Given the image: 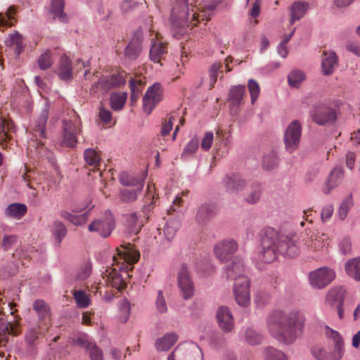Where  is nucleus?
<instances>
[{"instance_id": "f257e3e1", "label": "nucleus", "mask_w": 360, "mask_h": 360, "mask_svg": "<svg viewBox=\"0 0 360 360\" xmlns=\"http://www.w3.org/2000/svg\"><path fill=\"white\" fill-rule=\"evenodd\" d=\"M266 328L271 335L284 345H292L303 333L305 317L297 311L276 310L266 317Z\"/></svg>"}, {"instance_id": "f03ea898", "label": "nucleus", "mask_w": 360, "mask_h": 360, "mask_svg": "<svg viewBox=\"0 0 360 360\" xmlns=\"http://www.w3.org/2000/svg\"><path fill=\"white\" fill-rule=\"evenodd\" d=\"M116 252L112 257L113 265H116L119 271L116 268H109L103 273V278L108 287L121 291L127 285L124 276H129V271L133 269L132 266L139 260L140 255L130 243L121 245L116 248Z\"/></svg>"}, {"instance_id": "7ed1b4c3", "label": "nucleus", "mask_w": 360, "mask_h": 360, "mask_svg": "<svg viewBox=\"0 0 360 360\" xmlns=\"http://www.w3.org/2000/svg\"><path fill=\"white\" fill-rule=\"evenodd\" d=\"M190 6L191 7V22L200 20L207 22L211 18V14L207 13L205 10H202L199 13L195 11V6L192 4L189 6L188 0H176V5L172 8L171 19L174 34L177 38L187 32L189 26ZM196 10H198L197 8Z\"/></svg>"}, {"instance_id": "20e7f679", "label": "nucleus", "mask_w": 360, "mask_h": 360, "mask_svg": "<svg viewBox=\"0 0 360 360\" xmlns=\"http://www.w3.org/2000/svg\"><path fill=\"white\" fill-rule=\"evenodd\" d=\"M49 115V104L46 102L44 109L33 126V136L36 138L37 141H32L28 145V150L32 152L34 148L39 156H44L46 153V148L41 139L45 138L46 124Z\"/></svg>"}, {"instance_id": "39448f33", "label": "nucleus", "mask_w": 360, "mask_h": 360, "mask_svg": "<svg viewBox=\"0 0 360 360\" xmlns=\"http://www.w3.org/2000/svg\"><path fill=\"white\" fill-rule=\"evenodd\" d=\"M63 133L61 146L73 148L77 143V135L82 131L80 119L75 112L72 113L69 120H63Z\"/></svg>"}, {"instance_id": "423d86ee", "label": "nucleus", "mask_w": 360, "mask_h": 360, "mask_svg": "<svg viewBox=\"0 0 360 360\" xmlns=\"http://www.w3.org/2000/svg\"><path fill=\"white\" fill-rule=\"evenodd\" d=\"M93 76L99 77V79L92 85L90 89L91 94H105L111 89L124 83V77L120 75H102L99 77L98 72H96Z\"/></svg>"}, {"instance_id": "0eeeda50", "label": "nucleus", "mask_w": 360, "mask_h": 360, "mask_svg": "<svg viewBox=\"0 0 360 360\" xmlns=\"http://www.w3.org/2000/svg\"><path fill=\"white\" fill-rule=\"evenodd\" d=\"M167 360H203L200 348L193 342L179 344L170 354Z\"/></svg>"}, {"instance_id": "6e6552de", "label": "nucleus", "mask_w": 360, "mask_h": 360, "mask_svg": "<svg viewBox=\"0 0 360 360\" xmlns=\"http://www.w3.org/2000/svg\"><path fill=\"white\" fill-rule=\"evenodd\" d=\"M262 251L260 252V259L266 263L274 262L279 253L277 250L278 235L274 230L266 231L262 239Z\"/></svg>"}, {"instance_id": "1a4fd4ad", "label": "nucleus", "mask_w": 360, "mask_h": 360, "mask_svg": "<svg viewBox=\"0 0 360 360\" xmlns=\"http://www.w3.org/2000/svg\"><path fill=\"white\" fill-rule=\"evenodd\" d=\"M115 228V219L112 212L106 210L99 218L94 220L88 226L90 232H97L101 237H108Z\"/></svg>"}, {"instance_id": "9d476101", "label": "nucleus", "mask_w": 360, "mask_h": 360, "mask_svg": "<svg viewBox=\"0 0 360 360\" xmlns=\"http://www.w3.org/2000/svg\"><path fill=\"white\" fill-rule=\"evenodd\" d=\"M305 234L306 237L303 238L304 249L309 252L323 251L329 245L330 238L325 233L309 231Z\"/></svg>"}, {"instance_id": "9b49d317", "label": "nucleus", "mask_w": 360, "mask_h": 360, "mask_svg": "<svg viewBox=\"0 0 360 360\" xmlns=\"http://www.w3.org/2000/svg\"><path fill=\"white\" fill-rule=\"evenodd\" d=\"M301 134V123L298 120L292 121L287 127L284 134V143L288 152L292 153L298 148Z\"/></svg>"}, {"instance_id": "f8f14e48", "label": "nucleus", "mask_w": 360, "mask_h": 360, "mask_svg": "<svg viewBox=\"0 0 360 360\" xmlns=\"http://www.w3.org/2000/svg\"><path fill=\"white\" fill-rule=\"evenodd\" d=\"M335 278V271L328 267H321L309 275L310 285L317 289H321L329 285Z\"/></svg>"}, {"instance_id": "ddd939ff", "label": "nucleus", "mask_w": 360, "mask_h": 360, "mask_svg": "<svg viewBox=\"0 0 360 360\" xmlns=\"http://www.w3.org/2000/svg\"><path fill=\"white\" fill-rule=\"evenodd\" d=\"M178 286L185 300L191 298L194 295V283L186 264H181L177 275Z\"/></svg>"}, {"instance_id": "4468645a", "label": "nucleus", "mask_w": 360, "mask_h": 360, "mask_svg": "<svg viewBox=\"0 0 360 360\" xmlns=\"http://www.w3.org/2000/svg\"><path fill=\"white\" fill-rule=\"evenodd\" d=\"M162 98V89L160 83H155L150 86L143 97V110L148 115L160 103Z\"/></svg>"}, {"instance_id": "2eb2a0df", "label": "nucleus", "mask_w": 360, "mask_h": 360, "mask_svg": "<svg viewBox=\"0 0 360 360\" xmlns=\"http://www.w3.org/2000/svg\"><path fill=\"white\" fill-rule=\"evenodd\" d=\"M238 244L234 240H224L216 244L214 252L215 256L221 262L227 263L235 257L233 255L238 250Z\"/></svg>"}, {"instance_id": "dca6fc26", "label": "nucleus", "mask_w": 360, "mask_h": 360, "mask_svg": "<svg viewBox=\"0 0 360 360\" xmlns=\"http://www.w3.org/2000/svg\"><path fill=\"white\" fill-rule=\"evenodd\" d=\"M312 120L317 124L325 125L335 122L337 114L335 109L324 105L315 107L311 112Z\"/></svg>"}, {"instance_id": "f3484780", "label": "nucleus", "mask_w": 360, "mask_h": 360, "mask_svg": "<svg viewBox=\"0 0 360 360\" xmlns=\"http://www.w3.org/2000/svg\"><path fill=\"white\" fill-rule=\"evenodd\" d=\"M235 300L241 307H247L250 302V281L247 277H241L236 281L233 287Z\"/></svg>"}, {"instance_id": "a211bd4d", "label": "nucleus", "mask_w": 360, "mask_h": 360, "mask_svg": "<svg viewBox=\"0 0 360 360\" xmlns=\"http://www.w3.org/2000/svg\"><path fill=\"white\" fill-rule=\"evenodd\" d=\"M346 291L342 287L331 288L326 295V302L331 307H336L340 319L344 317L343 303Z\"/></svg>"}, {"instance_id": "6ab92c4d", "label": "nucleus", "mask_w": 360, "mask_h": 360, "mask_svg": "<svg viewBox=\"0 0 360 360\" xmlns=\"http://www.w3.org/2000/svg\"><path fill=\"white\" fill-rule=\"evenodd\" d=\"M155 35V39H151L149 57L150 60L154 63H160L167 53V43L162 40V37L158 32H156Z\"/></svg>"}, {"instance_id": "aec40b11", "label": "nucleus", "mask_w": 360, "mask_h": 360, "mask_svg": "<svg viewBox=\"0 0 360 360\" xmlns=\"http://www.w3.org/2000/svg\"><path fill=\"white\" fill-rule=\"evenodd\" d=\"M244 264L242 259L235 257L230 262H227L224 267V273L228 279H234L237 281L244 276Z\"/></svg>"}, {"instance_id": "412c9836", "label": "nucleus", "mask_w": 360, "mask_h": 360, "mask_svg": "<svg viewBox=\"0 0 360 360\" xmlns=\"http://www.w3.org/2000/svg\"><path fill=\"white\" fill-rule=\"evenodd\" d=\"M311 354L316 360H342L344 356V354L333 348L328 350L319 345L311 347Z\"/></svg>"}, {"instance_id": "4be33fe9", "label": "nucleus", "mask_w": 360, "mask_h": 360, "mask_svg": "<svg viewBox=\"0 0 360 360\" xmlns=\"http://www.w3.org/2000/svg\"><path fill=\"white\" fill-rule=\"evenodd\" d=\"M224 183L229 193H238L244 189L246 180L240 174H231L226 176Z\"/></svg>"}, {"instance_id": "5701e85b", "label": "nucleus", "mask_w": 360, "mask_h": 360, "mask_svg": "<svg viewBox=\"0 0 360 360\" xmlns=\"http://www.w3.org/2000/svg\"><path fill=\"white\" fill-rule=\"evenodd\" d=\"M33 309L37 313L40 323L44 325V330H48L50 325V309L48 304L41 300H37L33 304Z\"/></svg>"}, {"instance_id": "b1692460", "label": "nucleus", "mask_w": 360, "mask_h": 360, "mask_svg": "<svg viewBox=\"0 0 360 360\" xmlns=\"http://www.w3.org/2000/svg\"><path fill=\"white\" fill-rule=\"evenodd\" d=\"M217 319L219 326L224 332L228 333L232 330L234 326L233 318L228 307L224 306L219 307Z\"/></svg>"}, {"instance_id": "393cba45", "label": "nucleus", "mask_w": 360, "mask_h": 360, "mask_svg": "<svg viewBox=\"0 0 360 360\" xmlns=\"http://www.w3.org/2000/svg\"><path fill=\"white\" fill-rule=\"evenodd\" d=\"M277 250L283 255L294 257L299 254V248L295 241L287 237H278Z\"/></svg>"}, {"instance_id": "a878e982", "label": "nucleus", "mask_w": 360, "mask_h": 360, "mask_svg": "<svg viewBox=\"0 0 360 360\" xmlns=\"http://www.w3.org/2000/svg\"><path fill=\"white\" fill-rule=\"evenodd\" d=\"M326 338L333 342V349L345 355V342L340 333L328 326L323 327Z\"/></svg>"}, {"instance_id": "bb28decb", "label": "nucleus", "mask_w": 360, "mask_h": 360, "mask_svg": "<svg viewBox=\"0 0 360 360\" xmlns=\"http://www.w3.org/2000/svg\"><path fill=\"white\" fill-rule=\"evenodd\" d=\"M344 176V170L342 167H338L334 168L330 173L329 177L323 188V192L328 195L330 191L337 187L342 181Z\"/></svg>"}, {"instance_id": "cd10ccee", "label": "nucleus", "mask_w": 360, "mask_h": 360, "mask_svg": "<svg viewBox=\"0 0 360 360\" xmlns=\"http://www.w3.org/2000/svg\"><path fill=\"white\" fill-rule=\"evenodd\" d=\"M27 212L26 205L20 202H13L8 205L4 210V216L9 219L19 220L22 219Z\"/></svg>"}, {"instance_id": "c85d7f7f", "label": "nucleus", "mask_w": 360, "mask_h": 360, "mask_svg": "<svg viewBox=\"0 0 360 360\" xmlns=\"http://www.w3.org/2000/svg\"><path fill=\"white\" fill-rule=\"evenodd\" d=\"M338 65V58L335 52L326 51H323L322 56V71L323 75H331L335 68Z\"/></svg>"}, {"instance_id": "c756f323", "label": "nucleus", "mask_w": 360, "mask_h": 360, "mask_svg": "<svg viewBox=\"0 0 360 360\" xmlns=\"http://www.w3.org/2000/svg\"><path fill=\"white\" fill-rule=\"evenodd\" d=\"M143 213L144 214L143 217L141 214L138 216L136 213H131L127 215V221L131 233L137 234L148 221V217L146 216L145 212L143 211Z\"/></svg>"}, {"instance_id": "7c9ffc66", "label": "nucleus", "mask_w": 360, "mask_h": 360, "mask_svg": "<svg viewBox=\"0 0 360 360\" xmlns=\"http://www.w3.org/2000/svg\"><path fill=\"white\" fill-rule=\"evenodd\" d=\"M142 38L139 35L133 37L124 50L125 56L131 60L138 57L142 49Z\"/></svg>"}, {"instance_id": "2f4dec72", "label": "nucleus", "mask_w": 360, "mask_h": 360, "mask_svg": "<svg viewBox=\"0 0 360 360\" xmlns=\"http://www.w3.org/2000/svg\"><path fill=\"white\" fill-rule=\"evenodd\" d=\"M290 24L292 25L296 20L301 19L309 9V4L305 1H295L290 7Z\"/></svg>"}, {"instance_id": "473e14b6", "label": "nucleus", "mask_w": 360, "mask_h": 360, "mask_svg": "<svg viewBox=\"0 0 360 360\" xmlns=\"http://www.w3.org/2000/svg\"><path fill=\"white\" fill-rule=\"evenodd\" d=\"M217 212L216 205L213 203H203L198 209L196 219L198 222L203 223L212 218Z\"/></svg>"}, {"instance_id": "72a5a7b5", "label": "nucleus", "mask_w": 360, "mask_h": 360, "mask_svg": "<svg viewBox=\"0 0 360 360\" xmlns=\"http://www.w3.org/2000/svg\"><path fill=\"white\" fill-rule=\"evenodd\" d=\"M178 340V335L174 333H167L157 339L155 348L158 351L169 350Z\"/></svg>"}, {"instance_id": "f704fd0d", "label": "nucleus", "mask_w": 360, "mask_h": 360, "mask_svg": "<svg viewBox=\"0 0 360 360\" xmlns=\"http://www.w3.org/2000/svg\"><path fill=\"white\" fill-rule=\"evenodd\" d=\"M15 131V127L11 120L0 117V144L11 139V133Z\"/></svg>"}, {"instance_id": "c9c22d12", "label": "nucleus", "mask_w": 360, "mask_h": 360, "mask_svg": "<svg viewBox=\"0 0 360 360\" xmlns=\"http://www.w3.org/2000/svg\"><path fill=\"white\" fill-rule=\"evenodd\" d=\"M58 75L61 79L68 80L72 77V68L70 60L67 56H62L60 59Z\"/></svg>"}, {"instance_id": "e433bc0d", "label": "nucleus", "mask_w": 360, "mask_h": 360, "mask_svg": "<svg viewBox=\"0 0 360 360\" xmlns=\"http://www.w3.org/2000/svg\"><path fill=\"white\" fill-rule=\"evenodd\" d=\"M15 13L16 8L15 6H11L4 14L0 13V30H4L8 27L13 26L16 22V19L14 17Z\"/></svg>"}, {"instance_id": "4c0bfd02", "label": "nucleus", "mask_w": 360, "mask_h": 360, "mask_svg": "<svg viewBox=\"0 0 360 360\" xmlns=\"http://www.w3.org/2000/svg\"><path fill=\"white\" fill-rule=\"evenodd\" d=\"M245 92V85L233 86L229 91V100L231 104L234 106L240 105L242 103Z\"/></svg>"}, {"instance_id": "58836bf2", "label": "nucleus", "mask_w": 360, "mask_h": 360, "mask_svg": "<svg viewBox=\"0 0 360 360\" xmlns=\"http://www.w3.org/2000/svg\"><path fill=\"white\" fill-rule=\"evenodd\" d=\"M347 274L355 281H360V258H354L349 260L345 264Z\"/></svg>"}, {"instance_id": "ea45409f", "label": "nucleus", "mask_w": 360, "mask_h": 360, "mask_svg": "<svg viewBox=\"0 0 360 360\" xmlns=\"http://www.w3.org/2000/svg\"><path fill=\"white\" fill-rule=\"evenodd\" d=\"M44 325L39 324L36 327H32L27 330L25 334V341L26 342L32 346L36 344L39 336L44 334L46 330H44Z\"/></svg>"}, {"instance_id": "a19ab883", "label": "nucleus", "mask_w": 360, "mask_h": 360, "mask_svg": "<svg viewBox=\"0 0 360 360\" xmlns=\"http://www.w3.org/2000/svg\"><path fill=\"white\" fill-rule=\"evenodd\" d=\"M180 227V223L177 219H169L163 228V234L165 238L170 241L175 236Z\"/></svg>"}, {"instance_id": "79ce46f5", "label": "nucleus", "mask_w": 360, "mask_h": 360, "mask_svg": "<svg viewBox=\"0 0 360 360\" xmlns=\"http://www.w3.org/2000/svg\"><path fill=\"white\" fill-rule=\"evenodd\" d=\"M145 176L141 178H137L126 173H122L120 175V182L122 185L126 186H131L137 188L139 185L143 187Z\"/></svg>"}, {"instance_id": "37998d69", "label": "nucleus", "mask_w": 360, "mask_h": 360, "mask_svg": "<svg viewBox=\"0 0 360 360\" xmlns=\"http://www.w3.org/2000/svg\"><path fill=\"white\" fill-rule=\"evenodd\" d=\"M51 231L58 245H60L67 234L65 226L60 221H55Z\"/></svg>"}, {"instance_id": "c03bdc74", "label": "nucleus", "mask_w": 360, "mask_h": 360, "mask_svg": "<svg viewBox=\"0 0 360 360\" xmlns=\"http://www.w3.org/2000/svg\"><path fill=\"white\" fill-rule=\"evenodd\" d=\"M142 189L141 185L134 188H124L120 192V199L125 202L134 201Z\"/></svg>"}, {"instance_id": "a18cd8bd", "label": "nucleus", "mask_w": 360, "mask_h": 360, "mask_svg": "<svg viewBox=\"0 0 360 360\" xmlns=\"http://www.w3.org/2000/svg\"><path fill=\"white\" fill-rule=\"evenodd\" d=\"M73 297L79 308L84 309L91 304V299L88 294L83 290H75Z\"/></svg>"}, {"instance_id": "49530a36", "label": "nucleus", "mask_w": 360, "mask_h": 360, "mask_svg": "<svg viewBox=\"0 0 360 360\" xmlns=\"http://www.w3.org/2000/svg\"><path fill=\"white\" fill-rule=\"evenodd\" d=\"M126 93L112 94L110 96L111 108L115 110H121L126 103Z\"/></svg>"}, {"instance_id": "de8ad7c7", "label": "nucleus", "mask_w": 360, "mask_h": 360, "mask_svg": "<svg viewBox=\"0 0 360 360\" xmlns=\"http://www.w3.org/2000/svg\"><path fill=\"white\" fill-rule=\"evenodd\" d=\"M84 158L88 165L94 167L99 165L101 160L100 155L96 150L92 148H88L84 150Z\"/></svg>"}, {"instance_id": "09e8293b", "label": "nucleus", "mask_w": 360, "mask_h": 360, "mask_svg": "<svg viewBox=\"0 0 360 360\" xmlns=\"http://www.w3.org/2000/svg\"><path fill=\"white\" fill-rule=\"evenodd\" d=\"M245 339L248 343L255 345L262 342V336L255 329L248 328L245 332Z\"/></svg>"}, {"instance_id": "8fccbe9b", "label": "nucleus", "mask_w": 360, "mask_h": 360, "mask_svg": "<svg viewBox=\"0 0 360 360\" xmlns=\"http://www.w3.org/2000/svg\"><path fill=\"white\" fill-rule=\"evenodd\" d=\"M98 117L103 127H111L115 124V121L112 117V113L109 110L104 108H100Z\"/></svg>"}, {"instance_id": "3c124183", "label": "nucleus", "mask_w": 360, "mask_h": 360, "mask_svg": "<svg viewBox=\"0 0 360 360\" xmlns=\"http://www.w3.org/2000/svg\"><path fill=\"white\" fill-rule=\"evenodd\" d=\"M262 188L259 184H254L251 186L250 192L245 198V200L250 204L257 202L261 196Z\"/></svg>"}, {"instance_id": "603ef678", "label": "nucleus", "mask_w": 360, "mask_h": 360, "mask_svg": "<svg viewBox=\"0 0 360 360\" xmlns=\"http://www.w3.org/2000/svg\"><path fill=\"white\" fill-rule=\"evenodd\" d=\"M304 79V74L300 70H292L288 77V84L292 87H297Z\"/></svg>"}, {"instance_id": "864d4df0", "label": "nucleus", "mask_w": 360, "mask_h": 360, "mask_svg": "<svg viewBox=\"0 0 360 360\" xmlns=\"http://www.w3.org/2000/svg\"><path fill=\"white\" fill-rule=\"evenodd\" d=\"M352 206V195H349L342 202L339 207L338 214L341 220H344L347 217V214Z\"/></svg>"}, {"instance_id": "5fc2aeb1", "label": "nucleus", "mask_w": 360, "mask_h": 360, "mask_svg": "<svg viewBox=\"0 0 360 360\" xmlns=\"http://www.w3.org/2000/svg\"><path fill=\"white\" fill-rule=\"evenodd\" d=\"M265 356L266 360H288L283 352L272 347H268L265 349Z\"/></svg>"}, {"instance_id": "6e6d98bb", "label": "nucleus", "mask_w": 360, "mask_h": 360, "mask_svg": "<svg viewBox=\"0 0 360 360\" xmlns=\"http://www.w3.org/2000/svg\"><path fill=\"white\" fill-rule=\"evenodd\" d=\"M278 160L274 153H271L264 157L262 160V167L266 170H271L278 166Z\"/></svg>"}, {"instance_id": "4d7b16f0", "label": "nucleus", "mask_w": 360, "mask_h": 360, "mask_svg": "<svg viewBox=\"0 0 360 360\" xmlns=\"http://www.w3.org/2000/svg\"><path fill=\"white\" fill-rule=\"evenodd\" d=\"M63 8L64 0H52L51 11L56 17L59 18L61 20H64L65 18Z\"/></svg>"}, {"instance_id": "13d9d810", "label": "nucleus", "mask_w": 360, "mask_h": 360, "mask_svg": "<svg viewBox=\"0 0 360 360\" xmlns=\"http://www.w3.org/2000/svg\"><path fill=\"white\" fill-rule=\"evenodd\" d=\"M37 63L39 68L42 70H45L51 66L53 60L49 50L46 51L39 57Z\"/></svg>"}, {"instance_id": "bf43d9fd", "label": "nucleus", "mask_w": 360, "mask_h": 360, "mask_svg": "<svg viewBox=\"0 0 360 360\" xmlns=\"http://www.w3.org/2000/svg\"><path fill=\"white\" fill-rule=\"evenodd\" d=\"M199 146V141L196 137H193L185 146L181 154L182 157H188L195 153Z\"/></svg>"}, {"instance_id": "052dcab7", "label": "nucleus", "mask_w": 360, "mask_h": 360, "mask_svg": "<svg viewBox=\"0 0 360 360\" xmlns=\"http://www.w3.org/2000/svg\"><path fill=\"white\" fill-rule=\"evenodd\" d=\"M248 88L250 94L251 102L254 104L260 92L259 84L255 79H251L248 81Z\"/></svg>"}, {"instance_id": "680f3d73", "label": "nucleus", "mask_w": 360, "mask_h": 360, "mask_svg": "<svg viewBox=\"0 0 360 360\" xmlns=\"http://www.w3.org/2000/svg\"><path fill=\"white\" fill-rule=\"evenodd\" d=\"M221 68L222 65L220 63H215L211 66L209 71L210 88H212L216 83L219 72H222L220 70Z\"/></svg>"}, {"instance_id": "e2e57ef3", "label": "nucleus", "mask_w": 360, "mask_h": 360, "mask_svg": "<svg viewBox=\"0 0 360 360\" xmlns=\"http://www.w3.org/2000/svg\"><path fill=\"white\" fill-rule=\"evenodd\" d=\"M18 237L16 235H4L1 240V246L4 250H10L18 243Z\"/></svg>"}, {"instance_id": "0e129e2a", "label": "nucleus", "mask_w": 360, "mask_h": 360, "mask_svg": "<svg viewBox=\"0 0 360 360\" xmlns=\"http://www.w3.org/2000/svg\"><path fill=\"white\" fill-rule=\"evenodd\" d=\"M144 82L141 79H131L129 83L131 93L140 96Z\"/></svg>"}, {"instance_id": "69168bd1", "label": "nucleus", "mask_w": 360, "mask_h": 360, "mask_svg": "<svg viewBox=\"0 0 360 360\" xmlns=\"http://www.w3.org/2000/svg\"><path fill=\"white\" fill-rule=\"evenodd\" d=\"M176 120V117L174 115H169L165 119L162 127V135H167L172 129L173 122Z\"/></svg>"}, {"instance_id": "338daca9", "label": "nucleus", "mask_w": 360, "mask_h": 360, "mask_svg": "<svg viewBox=\"0 0 360 360\" xmlns=\"http://www.w3.org/2000/svg\"><path fill=\"white\" fill-rule=\"evenodd\" d=\"M88 350L91 360H103L102 351L95 345H89Z\"/></svg>"}, {"instance_id": "774afa93", "label": "nucleus", "mask_w": 360, "mask_h": 360, "mask_svg": "<svg viewBox=\"0 0 360 360\" xmlns=\"http://www.w3.org/2000/svg\"><path fill=\"white\" fill-rule=\"evenodd\" d=\"M269 301V295L264 292H257L255 302L258 307H263Z\"/></svg>"}]
</instances>
